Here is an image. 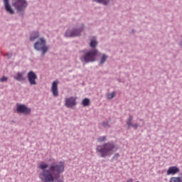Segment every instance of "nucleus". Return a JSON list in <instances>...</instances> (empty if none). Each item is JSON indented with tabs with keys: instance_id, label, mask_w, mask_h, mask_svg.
<instances>
[{
	"instance_id": "24",
	"label": "nucleus",
	"mask_w": 182,
	"mask_h": 182,
	"mask_svg": "<svg viewBox=\"0 0 182 182\" xmlns=\"http://www.w3.org/2000/svg\"><path fill=\"white\" fill-rule=\"evenodd\" d=\"M103 127H109V122H102Z\"/></svg>"
},
{
	"instance_id": "27",
	"label": "nucleus",
	"mask_w": 182,
	"mask_h": 182,
	"mask_svg": "<svg viewBox=\"0 0 182 182\" xmlns=\"http://www.w3.org/2000/svg\"><path fill=\"white\" fill-rule=\"evenodd\" d=\"M127 182H133V179L132 178H129Z\"/></svg>"
},
{
	"instance_id": "23",
	"label": "nucleus",
	"mask_w": 182,
	"mask_h": 182,
	"mask_svg": "<svg viewBox=\"0 0 182 182\" xmlns=\"http://www.w3.org/2000/svg\"><path fill=\"white\" fill-rule=\"evenodd\" d=\"M6 80H8V77H2L0 79V82H6Z\"/></svg>"
},
{
	"instance_id": "26",
	"label": "nucleus",
	"mask_w": 182,
	"mask_h": 182,
	"mask_svg": "<svg viewBox=\"0 0 182 182\" xmlns=\"http://www.w3.org/2000/svg\"><path fill=\"white\" fill-rule=\"evenodd\" d=\"M117 157H119V154H115L114 156V158L117 159Z\"/></svg>"
},
{
	"instance_id": "10",
	"label": "nucleus",
	"mask_w": 182,
	"mask_h": 182,
	"mask_svg": "<svg viewBox=\"0 0 182 182\" xmlns=\"http://www.w3.org/2000/svg\"><path fill=\"white\" fill-rule=\"evenodd\" d=\"M76 105V99L74 97H70L65 99L66 107H73Z\"/></svg>"
},
{
	"instance_id": "5",
	"label": "nucleus",
	"mask_w": 182,
	"mask_h": 182,
	"mask_svg": "<svg viewBox=\"0 0 182 182\" xmlns=\"http://www.w3.org/2000/svg\"><path fill=\"white\" fill-rule=\"evenodd\" d=\"M34 48L36 50H42L43 55L48 52V46H46V41L43 38H40L39 41H37L34 44Z\"/></svg>"
},
{
	"instance_id": "13",
	"label": "nucleus",
	"mask_w": 182,
	"mask_h": 182,
	"mask_svg": "<svg viewBox=\"0 0 182 182\" xmlns=\"http://www.w3.org/2000/svg\"><path fill=\"white\" fill-rule=\"evenodd\" d=\"M14 78L18 82H23V80H25L23 73H17V74L14 76Z\"/></svg>"
},
{
	"instance_id": "25",
	"label": "nucleus",
	"mask_w": 182,
	"mask_h": 182,
	"mask_svg": "<svg viewBox=\"0 0 182 182\" xmlns=\"http://www.w3.org/2000/svg\"><path fill=\"white\" fill-rule=\"evenodd\" d=\"M132 127H134V129H137V127H139V125L137 124H132V125L131 126Z\"/></svg>"
},
{
	"instance_id": "19",
	"label": "nucleus",
	"mask_w": 182,
	"mask_h": 182,
	"mask_svg": "<svg viewBox=\"0 0 182 182\" xmlns=\"http://www.w3.org/2000/svg\"><path fill=\"white\" fill-rule=\"evenodd\" d=\"M133 121V117L129 116V119L127 121V124L129 127H132V125L133 124H132V122Z\"/></svg>"
},
{
	"instance_id": "22",
	"label": "nucleus",
	"mask_w": 182,
	"mask_h": 182,
	"mask_svg": "<svg viewBox=\"0 0 182 182\" xmlns=\"http://www.w3.org/2000/svg\"><path fill=\"white\" fill-rule=\"evenodd\" d=\"M98 141L100 142H103V141H106V136H100L98 138Z\"/></svg>"
},
{
	"instance_id": "14",
	"label": "nucleus",
	"mask_w": 182,
	"mask_h": 182,
	"mask_svg": "<svg viewBox=\"0 0 182 182\" xmlns=\"http://www.w3.org/2000/svg\"><path fill=\"white\" fill-rule=\"evenodd\" d=\"M169 182H182V173L177 177L171 178Z\"/></svg>"
},
{
	"instance_id": "1",
	"label": "nucleus",
	"mask_w": 182,
	"mask_h": 182,
	"mask_svg": "<svg viewBox=\"0 0 182 182\" xmlns=\"http://www.w3.org/2000/svg\"><path fill=\"white\" fill-rule=\"evenodd\" d=\"M38 168L42 171L39 173V178L42 182H53L65 171V162H54L49 165L46 162L41 161L38 164Z\"/></svg>"
},
{
	"instance_id": "17",
	"label": "nucleus",
	"mask_w": 182,
	"mask_h": 182,
	"mask_svg": "<svg viewBox=\"0 0 182 182\" xmlns=\"http://www.w3.org/2000/svg\"><path fill=\"white\" fill-rule=\"evenodd\" d=\"M90 48H92L93 49H95V48L97 46V41H96V40L91 41L90 43Z\"/></svg>"
},
{
	"instance_id": "7",
	"label": "nucleus",
	"mask_w": 182,
	"mask_h": 182,
	"mask_svg": "<svg viewBox=\"0 0 182 182\" xmlns=\"http://www.w3.org/2000/svg\"><path fill=\"white\" fill-rule=\"evenodd\" d=\"M83 31V28L81 29H75L73 31H67L65 33V36H68L69 38H74L75 36H80V33Z\"/></svg>"
},
{
	"instance_id": "11",
	"label": "nucleus",
	"mask_w": 182,
	"mask_h": 182,
	"mask_svg": "<svg viewBox=\"0 0 182 182\" xmlns=\"http://www.w3.org/2000/svg\"><path fill=\"white\" fill-rule=\"evenodd\" d=\"M4 7L9 14H11V15H14L15 14V11H14V9L11 6V4H9V0H4Z\"/></svg>"
},
{
	"instance_id": "21",
	"label": "nucleus",
	"mask_w": 182,
	"mask_h": 182,
	"mask_svg": "<svg viewBox=\"0 0 182 182\" xmlns=\"http://www.w3.org/2000/svg\"><path fill=\"white\" fill-rule=\"evenodd\" d=\"M114 96H116V92H113L109 94H107V99H113V97H114Z\"/></svg>"
},
{
	"instance_id": "20",
	"label": "nucleus",
	"mask_w": 182,
	"mask_h": 182,
	"mask_svg": "<svg viewBox=\"0 0 182 182\" xmlns=\"http://www.w3.org/2000/svg\"><path fill=\"white\" fill-rule=\"evenodd\" d=\"M106 59H107V55L104 54L101 58L100 65H103L106 62Z\"/></svg>"
},
{
	"instance_id": "9",
	"label": "nucleus",
	"mask_w": 182,
	"mask_h": 182,
	"mask_svg": "<svg viewBox=\"0 0 182 182\" xmlns=\"http://www.w3.org/2000/svg\"><path fill=\"white\" fill-rule=\"evenodd\" d=\"M17 112L18 113H25V114H29V113H31V109L28 108L25 105H17Z\"/></svg>"
},
{
	"instance_id": "4",
	"label": "nucleus",
	"mask_w": 182,
	"mask_h": 182,
	"mask_svg": "<svg viewBox=\"0 0 182 182\" xmlns=\"http://www.w3.org/2000/svg\"><path fill=\"white\" fill-rule=\"evenodd\" d=\"M13 6L16 8L17 12H23L28 7L26 0H13Z\"/></svg>"
},
{
	"instance_id": "6",
	"label": "nucleus",
	"mask_w": 182,
	"mask_h": 182,
	"mask_svg": "<svg viewBox=\"0 0 182 182\" xmlns=\"http://www.w3.org/2000/svg\"><path fill=\"white\" fill-rule=\"evenodd\" d=\"M28 80L31 85H36V80L38 79V75L33 71H30L27 74Z\"/></svg>"
},
{
	"instance_id": "12",
	"label": "nucleus",
	"mask_w": 182,
	"mask_h": 182,
	"mask_svg": "<svg viewBox=\"0 0 182 182\" xmlns=\"http://www.w3.org/2000/svg\"><path fill=\"white\" fill-rule=\"evenodd\" d=\"M58 85H59L58 81H54L52 85L51 92L53 96L56 97L58 96L59 92L58 91Z\"/></svg>"
},
{
	"instance_id": "16",
	"label": "nucleus",
	"mask_w": 182,
	"mask_h": 182,
	"mask_svg": "<svg viewBox=\"0 0 182 182\" xmlns=\"http://www.w3.org/2000/svg\"><path fill=\"white\" fill-rule=\"evenodd\" d=\"M90 105V100H89L88 98H85L82 100V105L86 107L87 106H89Z\"/></svg>"
},
{
	"instance_id": "8",
	"label": "nucleus",
	"mask_w": 182,
	"mask_h": 182,
	"mask_svg": "<svg viewBox=\"0 0 182 182\" xmlns=\"http://www.w3.org/2000/svg\"><path fill=\"white\" fill-rule=\"evenodd\" d=\"M178 173H180V168L177 166H170L166 171L167 176H175Z\"/></svg>"
},
{
	"instance_id": "2",
	"label": "nucleus",
	"mask_w": 182,
	"mask_h": 182,
	"mask_svg": "<svg viewBox=\"0 0 182 182\" xmlns=\"http://www.w3.org/2000/svg\"><path fill=\"white\" fill-rule=\"evenodd\" d=\"M97 152L101 154V157H107L112 156L117 148L113 142H107L102 145H99L96 148Z\"/></svg>"
},
{
	"instance_id": "3",
	"label": "nucleus",
	"mask_w": 182,
	"mask_h": 182,
	"mask_svg": "<svg viewBox=\"0 0 182 182\" xmlns=\"http://www.w3.org/2000/svg\"><path fill=\"white\" fill-rule=\"evenodd\" d=\"M99 55V51L96 49L90 50L85 53L83 56L80 57L81 62H85V63H90V62H95L96 58Z\"/></svg>"
},
{
	"instance_id": "18",
	"label": "nucleus",
	"mask_w": 182,
	"mask_h": 182,
	"mask_svg": "<svg viewBox=\"0 0 182 182\" xmlns=\"http://www.w3.org/2000/svg\"><path fill=\"white\" fill-rule=\"evenodd\" d=\"M95 2H98V4H102V5H107L109 1L110 0H94Z\"/></svg>"
},
{
	"instance_id": "15",
	"label": "nucleus",
	"mask_w": 182,
	"mask_h": 182,
	"mask_svg": "<svg viewBox=\"0 0 182 182\" xmlns=\"http://www.w3.org/2000/svg\"><path fill=\"white\" fill-rule=\"evenodd\" d=\"M38 38H39V33L38 31L33 32L31 35L30 41L33 42V41H35V39H38Z\"/></svg>"
},
{
	"instance_id": "28",
	"label": "nucleus",
	"mask_w": 182,
	"mask_h": 182,
	"mask_svg": "<svg viewBox=\"0 0 182 182\" xmlns=\"http://www.w3.org/2000/svg\"><path fill=\"white\" fill-rule=\"evenodd\" d=\"M60 182H63V181H61Z\"/></svg>"
}]
</instances>
